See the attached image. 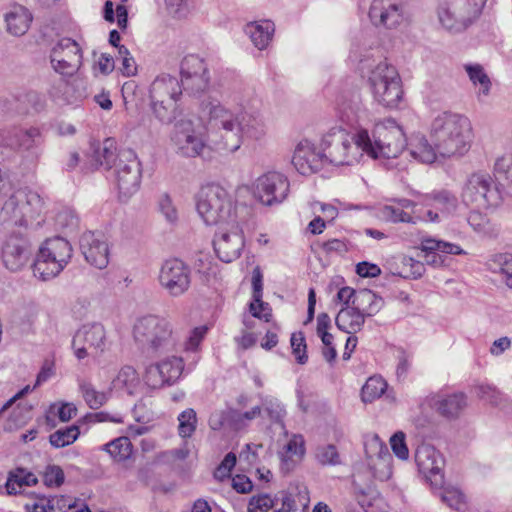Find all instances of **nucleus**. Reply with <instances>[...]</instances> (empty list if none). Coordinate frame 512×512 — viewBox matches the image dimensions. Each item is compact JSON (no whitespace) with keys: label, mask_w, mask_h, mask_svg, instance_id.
Wrapping results in <instances>:
<instances>
[{"label":"nucleus","mask_w":512,"mask_h":512,"mask_svg":"<svg viewBox=\"0 0 512 512\" xmlns=\"http://www.w3.org/2000/svg\"><path fill=\"white\" fill-rule=\"evenodd\" d=\"M174 353L164 354L145 367L144 380L147 386L160 389L179 381L184 371V360Z\"/></svg>","instance_id":"nucleus-13"},{"label":"nucleus","mask_w":512,"mask_h":512,"mask_svg":"<svg viewBox=\"0 0 512 512\" xmlns=\"http://www.w3.org/2000/svg\"><path fill=\"white\" fill-rule=\"evenodd\" d=\"M289 181L279 172H268L255 182V196L267 206L282 203L288 196Z\"/></svg>","instance_id":"nucleus-21"},{"label":"nucleus","mask_w":512,"mask_h":512,"mask_svg":"<svg viewBox=\"0 0 512 512\" xmlns=\"http://www.w3.org/2000/svg\"><path fill=\"white\" fill-rule=\"evenodd\" d=\"M368 143L373 150L367 152L372 158H397L404 150L407 139L402 127L392 118L378 121L373 127V137L368 134Z\"/></svg>","instance_id":"nucleus-9"},{"label":"nucleus","mask_w":512,"mask_h":512,"mask_svg":"<svg viewBox=\"0 0 512 512\" xmlns=\"http://www.w3.org/2000/svg\"><path fill=\"white\" fill-rule=\"evenodd\" d=\"M334 302L341 304L342 307L368 304V310H366L368 316L378 313L383 305L382 298L371 290L364 289L356 292L349 286H344L338 290Z\"/></svg>","instance_id":"nucleus-29"},{"label":"nucleus","mask_w":512,"mask_h":512,"mask_svg":"<svg viewBox=\"0 0 512 512\" xmlns=\"http://www.w3.org/2000/svg\"><path fill=\"white\" fill-rule=\"evenodd\" d=\"M335 113L338 121L348 129L358 132L367 129L372 122L370 111L364 106L361 92L349 90L341 92L335 102Z\"/></svg>","instance_id":"nucleus-11"},{"label":"nucleus","mask_w":512,"mask_h":512,"mask_svg":"<svg viewBox=\"0 0 512 512\" xmlns=\"http://www.w3.org/2000/svg\"><path fill=\"white\" fill-rule=\"evenodd\" d=\"M494 172L498 181L512 184V157H501L497 159Z\"/></svg>","instance_id":"nucleus-58"},{"label":"nucleus","mask_w":512,"mask_h":512,"mask_svg":"<svg viewBox=\"0 0 512 512\" xmlns=\"http://www.w3.org/2000/svg\"><path fill=\"white\" fill-rule=\"evenodd\" d=\"M387 389L386 381L380 376L370 377L364 384L361 392L362 400L366 403L381 397Z\"/></svg>","instance_id":"nucleus-50"},{"label":"nucleus","mask_w":512,"mask_h":512,"mask_svg":"<svg viewBox=\"0 0 512 512\" xmlns=\"http://www.w3.org/2000/svg\"><path fill=\"white\" fill-rule=\"evenodd\" d=\"M244 31L254 46L259 50H263L272 40L275 27L273 22L269 20L254 21L246 24Z\"/></svg>","instance_id":"nucleus-38"},{"label":"nucleus","mask_w":512,"mask_h":512,"mask_svg":"<svg viewBox=\"0 0 512 512\" xmlns=\"http://www.w3.org/2000/svg\"><path fill=\"white\" fill-rule=\"evenodd\" d=\"M43 250V257H58L60 262L63 259H71L72 247L70 243L62 237H54L47 239L42 246L39 248Z\"/></svg>","instance_id":"nucleus-46"},{"label":"nucleus","mask_w":512,"mask_h":512,"mask_svg":"<svg viewBox=\"0 0 512 512\" xmlns=\"http://www.w3.org/2000/svg\"><path fill=\"white\" fill-rule=\"evenodd\" d=\"M315 456L322 465L335 466L341 463L337 448L332 444L319 446L316 449Z\"/></svg>","instance_id":"nucleus-54"},{"label":"nucleus","mask_w":512,"mask_h":512,"mask_svg":"<svg viewBox=\"0 0 512 512\" xmlns=\"http://www.w3.org/2000/svg\"><path fill=\"white\" fill-rule=\"evenodd\" d=\"M112 389L125 392L128 395L136 393L140 386L137 370L131 365L122 366L111 382Z\"/></svg>","instance_id":"nucleus-39"},{"label":"nucleus","mask_w":512,"mask_h":512,"mask_svg":"<svg viewBox=\"0 0 512 512\" xmlns=\"http://www.w3.org/2000/svg\"><path fill=\"white\" fill-rule=\"evenodd\" d=\"M364 447L374 477L380 481L388 480L392 475V456L387 446L374 435L365 441Z\"/></svg>","instance_id":"nucleus-23"},{"label":"nucleus","mask_w":512,"mask_h":512,"mask_svg":"<svg viewBox=\"0 0 512 512\" xmlns=\"http://www.w3.org/2000/svg\"><path fill=\"white\" fill-rule=\"evenodd\" d=\"M226 104L229 107L218 101L203 103L201 117L176 121L171 142L179 155L195 158L201 156L208 146L233 153L245 140H259L265 135L261 100L253 90L231 92Z\"/></svg>","instance_id":"nucleus-1"},{"label":"nucleus","mask_w":512,"mask_h":512,"mask_svg":"<svg viewBox=\"0 0 512 512\" xmlns=\"http://www.w3.org/2000/svg\"><path fill=\"white\" fill-rule=\"evenodd\" d=\"M252 301L249 304V313L254 318L269 322L272 317V310L267 302L262 301L263 283L262 274L259 268H255L252 274Z\"/></svg>","instance_id":"nucleus-33"},{"label":"nucleus","mask_w":512,"mask_h":512,"mask_svg":"<svg viewBox=\"0 0 512 512\" xmlns=\"http://www.w3.org/2000/svg\"><path fill=\"white\" fill-rule=\"evenodd\" d=\"M70 259H63L60 262V258L53 257H43V250L39 249L36 260L33 264V273L34 276L46 281L56 277L68 264Z\"/></svg>","instance_id":"nucleus-37"},{"label":"nucleus","mask_w":512,"mask_h":512,"mask_svg":"<svg viewBox=\"0 0 512 512\" xmlns=\"http://www.w3.org/2000/svg\"><path fill=\"white\" fill-rule=\"evenodd\" d=\"M178 434L181 438H190L197 427V415L194 409L187 408L178 415Z\"/></svg>","instance_id":"nucleus-51"},{"label":"nucleus","mask_w":512,"mask_h":512,"mask_svg":"<svg viewBox=\"0 0 512 512\" xmlns=\"http://www.w3.org/2000/svg\"><path fill=\"white\" fill-rule=\"evenodd\" d=\"M442 501L451 509L464 511L466 509L465 495L456 487H446L441 492Z\"/></svg>","instance_id":"nucleus-53"},{"label":"nucleus","mask_w":512,"mask_h":512,"mask_svg":"<svg viewBox=\"0 0 512 512\" xmlns=\"http://www.w3.org/2000/svg\"><path fill=\"white\" fill-rule=\"evenodd\" d=\"M487 0H439L437 17L452 32L465 30L482 12Z\"/></svg>","instance_id":"nucleus-10"},{"label":"nucleus","mask_w":512,"mask_h":512,"mask_svg":"<svg viewBox=\"0 0 512 512\" xmlns=\"http://www.w3.org/2000/svg\"><path fill=\"white\" fill-rule=\"evenodd\" d=\"M45 209L44 197L28 187L14 189L9 173L0 168V217L3 221L28 227Z\"/></svg>","instance_id":"nucleus-3"},{"label":"nucleus","mask_w":512,"mask_h":512,"mask_svg":"<svg viewBox=\"0 0 512 512\" xmlns=\"http://www.w3.org/2000/svg\"><path fill=\"white\" fill-rule=\"evenodd\" d=\"M368 304L342 307L336 315L335 323L337 328L347 334H355L359 332L364 323Z\"/></svg>","instance_id":"nucleus-32"},{"label":"nucleus","mask_w":512,"mask_h":512,"mask_svg":"<svg viewBox=\"0 0 512 512\" xmlns=\"http://www.w3.org/2000/svg\"><path fill=\"white\" fill-rule=\"evenodd\" d=\"M43 481L46 486L58 487L64 482V472L59 466H48L44 472Z\"/></svg>","instance_id":"nucleus-64"},{"label":"nucleus","mask_w":512,"mask_h":512,"mask_svg":"<svg viewBox=\"0 0 512 512\" xmlns=\"http://www.w3.org/2000/svg\"><path fill=\"white\" fill-rule=\"evenodd\" d=\"M260 407L261 417L267 418L271 424L279 425L284 430L286 410L277 398L272 396L262 397Z\"/></svg>","instance_id":"nucleus-43"},{"label":"nucleus","mask_w":512,"mask_h":512,"mask_svg":"<svg viewBox=\"0 0 512 512\" xmlns=\"http://www.w3.org/2000/svg\"><path fill=\"white\" fill-rule=\"evenodd\" d=\"M6 30L9 34L19 37L24 35L33 20L31 12L22 5H13L5 13Z\"/></svg>","instance_id":"nucleus-35"},{"label":"nucleus","mask_w":512,"mask_h":512,"mask_svg":"<svg viewBox=\"0 0 512 512\" xmlns=\"http://www.w3.org/2000/svg\"><path fill=\"white\" fill-rule=\"evenodd\" d=\"M291 347L297 362L299 364H305L307 362L308 357L306 354V343L303 333L298 332L292 334Z\"/></svg>","instance_id":"nucleus-62"},{"label":"nucleus","mask_w":512,"mask_h":512,"mask_svg":"<svg viewBox=\"0 0 512 512\" xmlns=\"http://www.w3.org/2000/svg\"><path fill=\"white\" fill-rule=\"evenodd\" d=\"M415 197L417 206L423 213L427 209H432L437 213L439 219L434 223H438L453 214L458 206L457 198L447 190L433 191L428 194L416 193Z\"/></svg>","instance_id":"nucleus-27"},{"label":"nucleus","mask_w":512,"mask_h":512,"mask_svg":"<svg viewBox=\"0 0 512 512\" xmlns=\"http://www.w3.org/2000/svg\"><path fill=\"white\" fill-rule=\"evenodd\" d=\"M430 133L441 158L463 157L474 140L470 119L451 111L441 112L433 119Z\"/></svg>","instance_id":"nucleus-4"},{"label":"nucleus","mask_w":512,"mask_h":512,"mask_svg":"<svg viewBox=\"0 0 512 512\" xmlns=\"http://www.w3.org/2000/svg\"><path fill=\"white\" fill-rule=\"evenodd\" d=\"M406 146L409 155L419 163L432 164L440 157L435 143L431 145L427 138L420 134L413 135Z\"/></svg>","instance_id":"nucleus-36"},{"label":"nucleus","mask_w":512,"mask_h":512,"mask_svg":"<svg viewBox=\"0 0 512 512\" xmlns=\"http://www.w3.org/2000/svg\"><path fill=\"white\" fill-rule=\"evenodd\" d=\"M115 461L122 462L129 459L133 453V446L128 436H120L102 446Z\"/></svg>","instance_id":"nucleus-47"},{"label":"nucleus","mask_w":512,"mask_h":512,"mask_svg":"<svg viewBox=\"0 0 512 512\" xmlns=\"http://www.w3.org/2000/svg\"><path fill=\"white\" fill-rule=\"evenodd\" d=\"M462 198L466 204L478 208L497 206L501 201V194L493 178L487 172L471 174L463 187Z\"/></svg>","instance_id":"nucleus-12"},{"label":"nucleus","mask_w":512,"mask_h":512,"mask_svg":"<svg viewBox=\"0 0 512 512\" xmlns=\"http://www.w3.org/2000/svg\"><path fill=\"white\" fill-rule=\"evenodd\" d=\"M183 85L169 74L157 76L149 88L150 108L162 124H170L176 119L178 101L183 92Z\"/></svg>","instance_id":"nucleus-8"},{"label":"nucleus","mask_w":512,"mask_h":512,"mask_svg":"<svg viewBox=\"0 0 512 512\" xmlns=\"http://www.w3.org/2000/svg\"><path fill=\"white\" fill-rule=\"evenodd\" d=\"M321 147L326 163L334 166L353 165L373 151L367 129H360L351 136L343 129L333 128L322 138Z\"/></svg>","instance_id":"nucleus-6"},{"label":"nucleus","mask_w":512,"mask_h":512,"mask_svg":"<svg viewBox=\"0 0 512 512\" xmlns=\"http://www.w3.org/2000/svg\"><path fill=\"white\" fill-rule=\"evenodd\" d=\"M114 174L119 197L126 201L138 191L141 182L140 162L133 150L124 149L118 153Z\"/></svg>","instance_id":"nucleus-14"},{"label":"nucleus","mask_w":512,"mask_h":512,"mask_svg":"<svg viewBox=\"0 0 512 512\" xmlns=\"http://www.w3.org/2000/svg\"><path fill=\"white\" fill-rule=\"evenodd\" d=\"M471 84L476 89V97L479 102H483L491 92L492 81L484 66L477 62L463 64Z\"/></svg>","instance_id":"nucleus-34"},{"label":"nucleus","mask_w":512,"mask_h":512,"mask_svg":"<svg viewBox=\"0 0 512 512\" xmlns=\"http://www.w3.org/2000/svg\"><path fill=\"white\" fill-rule=\"evenodd\" d=\"M488 268L503 275L505 283L512 288V253H498L487 261Z\"/></svg>","instance_id":"nucleus-45"},{"label":"nucleus","mask_w":512,"mask_h":512,"mask_svg":"<svg viewBox=\"0 0 512 512\" xmlns=\"http://www.w3.org/2000/svg\"><path fill=\"white\" fill-rule=\"evenodd\" d=\"M57 512H90L82 501L73 500L66 496H55Z\"/></svg>","instance_id":"nucleus-57"},{"label":"nucleus","mask_w":512,"mask_h":512,"mask_svg":"<svg viewBox=\"0 0 512 512\" xmlns=\"http://www.w3.org/2000/svg\"><path fill=\"white\" fill-rule=\"evenodd\" d=\"M106 346V331L101 323L83 324L74 334L72 348L78 360H82L91 353L100 354Z\"/></svg>","instance_id":"nucleus-18"},{"label":"nucleus","mask_w":512,"mask_h":512,"mask_svg":"<svg viewBox=\"0 0 512 512\" xmlns=\"http://www.w3.org/2000/svg\"><path fill=\"white\" fill-rule=\"evenodd\" d=\"M283 457L291 458L293 456L302 457L305 453V442L301 435H293L284 446Z\"/></svg>","instance_id":"nucleus-61"},{"label":"nucleus","mask_w":512,"mask_h":512,"mask_svg":"<svg viewBox=\"0 0 512 512\" xmlns=\"http://www.w3.org/2000/svg\"><path fill=\"white\" fill-rule=\"evenodd\" d=\"M80 391L86 404L91 409H99L108 400V394L106 392L97 391L91 383H82L80 385Z\"/></svg>","instance_id":"nucleus-52"},{"label":"nucleus","mask_w":512,"mask_h":512,"mask_svg":"<svg viewBox=\"0 0 512 512\" xmlns=\"http://www.w3.org/2000/svg\"><path fill=\"white\" fill-rule=\"evenodd\" d=\"M181 84L183 89L193 95L207 90L210 74L206 61L196 54L186 55L180 65Z\"/></svg>","instance_id":"nucleus-17"},{"label":"nucleus","mask_w":512,"mask_h":512,"mask_svg":"<svg viewBox=\"0 0 512 512\" xmlns=\"http://www.w3.org/2000/svg\"><path fill=\"white\" fill-rule=\"evenodd\" d=\"M158 281L172 297L183 295L190 287V269L179 259H169L161 265Z\"/></svg>","instance_id":"nucleus-19"},{"label":"nucleus","mask_w":512,"mask_h":512,"mask_svg":"<svg viewBox=\"0 0 512 512\" xmlns=\"http://www.w3.org/2000/svg\"><path fill=\"white\" fill-rule=\"evenodd\" d=\"M475 392L480 399L493 405H497L501 400L500 391L491 384H479L475 387Z\"/></svg>","instance_id":"nucleus-59"},{"label":"nucleus","mask_w":512,"mask_h":512,"mask_svg":"<svg viewBox=\"0 0 512 512\" xmlns=\"http://www.w3.org/2000/svg\"><path fill=\"white\" fill-rule=\"evenodd\" d=\"M39 130L37 128H30L27 130L19 129L13 134V139L10 141V145H16L17 147L28 151V157L32 164L38 159V151L36 149Z\"/></svg>","instance_id":"nucleus-41"},{"label":"nucleus","mask_w":512,"mask_h":512,"mask_svg":"<svg viewBox=\"0 0 512 512\" xmlns=\"http://www.w3.org/2000/svg\"><path fill=\"white\" fill-rule=\"evenodd\" d=\"M50 63L55 72L72 76L82 63V53L78 43L71 38L58 40L51 48Z\"/></svg>","instance_id":"nucleus-20"},{"label":"nucleus","mask_w":512,"mask_h":512,"mask_svg":"<svg viewBox=\"0 0 512 512\" xmlns=\"http://www.w3.org/2000/svg\"><path fill=\"white\" fill-rule=\"evenodd\" d=\"M415 462L419 472L432 485L439 486L443 484L444 459L433 446L429 444L419 445L415 452Z\"/></svg>","instance_id":"nucleus-25"},{"label":"nucleus","mask_w":512,"mask_h":512,"mask_svg":"<svg viewBox=\"0 0 512 512\" xmlns=\"http://www.w3.org/2000/svg\"><path fill=\"white\" fill-rule=\"evenodd\" d=\"M32 255L29 241L21 236H10L2 249L3 263L7 269L18 271L23 268Z\"/></svg>","instance_id":"nucleus-28"},{"label":"nucleus","mask_w":512,"mask_h":512,"mask_svg":"<svg viewBox=\"0 0 512 512\" xmlns=\"http://www.w3.org/2000/svg\"><path fill=\"white\" fill-rule=\"evenodd\" d=\"M116 147L113 139H106L101 147H98L93 151V162L91 166L98 168L103 166L107 169L114 168L118 161V154H115Z\"/></svg>","instance_id":"nucleus-44"},{"label":"nucleus","mask_w":512,"mask_h":512,"mask_svg":"<svg viewBox=\"0 0 512 512\" xmlns=\"http://www.w3.org/2000/svg\"><path fill=\"white\" fill-rule=\"evenodd\" d=\"M292 164L301 175H310L326 164L325 155L322 149L318 150L311 141L303 139L295 147Z\"/></svg>","instance_id":"nucleus-26"},{"label":"nucleus","mask_w":512,"mask_h":512,"mask_svg":"<svg viewBox=\"0 0 512 512\" xmlns=\"http://www.w3.org/2000/svg\"><path fill=\"white\" fill-rule=\"evenodd\" d=\"M274 506V500L269 494L251 497L247 512H268Z\"/></svg>","instance_id":"nucleus-60"},{"label":"nucleus","mask_w":512,"mask_h":512,"mask_svg":"<svg viewBox=\"0 0 512 512\" xmlns=\"http://www.w3.org/2000/svg\"><path fill=\"white\" fill-rule=\"evenodd\" d=\"M196 209L206 225H225L237 220L236 207L229 192L218 184H207L197 194Z\"/></svg>","instance_id":"nucleus-7"},{"label":"nucleus","mask_w":512,"mask_h":512,"mask_svg":"<svg viewBox=\"0 0 512 512\" xmlns=\"http://www.w3.org/2000/svg\"><path fill=\"white\" fill-rule=\"evenodd\" d=\"M378 217L394 224L435 222L439 219L437 213L432 209H427V211L423 213L417 206L416 198L414 200L406 198L395 199L391 203L379 208Z\"/></svg>","instance_id":"nucleus-15"},{"label":"nucleus","mask_w":512,"mask_h":512,"mask_svg":"<svg viewBox=\"0 0 512 512\" xmlns=\"http://www.w3.org/2000/svg\"><path fill=\"white\" fill-rule=\"evenodd\" d=\"M37 482L38 480L32 472L24 468H16L8 473L5 483L6 493L8 495H17L21 493L23 487L36 485Z\"/></svg>","instance_id":"nucleus-42"},{"label":"nucleus","mask_w":512,"mask_h":512,"mask_svg":"<svg viewBox=\"0 0 512 512\" xmlns=\"http://www.w3.org/2000/svg\"><path fill=\"white\" fill-rule=\"evenodd\" d=\"M158 210L169 224L177 223L178 210L168 194L164 193L158 198Z\"/></svg>","instance_id":"nucleus-55"},{"label":"nucleus","mask_w":512,"mask_h":512,"mask_svg":"<svg viewBox=\"0 0 512 512\" xmlns=\"http://www.w3.org/2000/svg\"><path fill=\"white\" fill-rule=\"evenodd\" d=\"M466 396L463 393H455L448 396L433 398L432 406L443 416L455 417L466 406Z\"/></svg>","instance_id":"nucleus-40"},{"label":"nucleus","mask_w":512,"mask_h":512,"mask_svg":"<svg viewBox=\"0 0 512 512\" xmlns=\"http://www.w3.org/2000/svg\"><path fill=\"white\" fill-rule=\"evenodd\" d=\"M390 445L393 453L401 460H407L409 457V450L405 442V434L401 431L396 432L390 438Z\"/></svg>","instance_id":"nucleus-63"},{"label":"nucleus","mask_w":512,"mask_h":512,"mask_svg":"<svg viewBox=\"0 0 512 512\" xmlns=\"http://www.w3.org/2000/svg\"><path fill=\"white\" fill-rule=\"evenodd\" d=\"M132 337L141 353L150 359L178 351L180 337L173 323L159 315L148 314L137 318Z\"/></svg>","instance_id":"nucleus-5"},{"label":"nucleus","mask_w":512,"mask_h":512,"mask_svg":"<svg viewBox=\"0 0 512 512\" xmlns=\"http://www.w3.org/2000/svg\"><path fill=\"white\" fill-rule=\"evenodd\" d=\"M230 426L233 429L240 430L247 427L253 420L261 417V407L255 406L248 411L241 412L237 409L228 410Z\"/></svg>","instance_id":"nucleus-48"},{"label":"nucleus","mask_w":512,"mask_h":512,"mask_svg":"<svg viewBox=\"0 0 512 512\" xmlns=\"http://www.w3.org/2000/svg\"><path fill=\"white\" fill-rule=\"evenodd\" d=\"M48 94L56 103L73 104L87 96L86 82L80 78L59 79L51 85Z\"/></svg>","instance_id":"nucleus-31"},{"label":"nucleus","mask_w":512,"mask_h":512,"mask_svg":"<svg viewBox=\"0 0 512 512\" xmlns=\"http://www.w3.org/2000/svg\"><path fill=\"white\" fill-rule=\"evenodd\" d=\"M80 250L85 260L95 268L104 269L110 260V245L102 232L86 231L79 240Z\"/></svg>","instance_id":"nucleus-22"},{"label":"nucleus","mask_w":512,"mask_h":512,"mask_svg":"<svg viewBox=\"0 0 512 512\" xmlns=\"http://www.w3.org/2000/svg\"><path fill=\"white\" fill-rule=\"evenodd\" d=\"M79 434L78 426L72 425L53 432L49 436V442L55 448H62L73 444L79 437Z\"/></svg>","instance_id":"nucleus-49"},{"label":"nucleus","mask_w":512,"mask_h":512,"mask_svg":"<svg viewBox=\"0 0 512 512\" xmlns=\"http://www.w3.org/2000/svg\"><path fill=\"white\" fill-rule=\"evenodd\" d=\"M369 18L376 27L396 29L404 21L403 5L399 0H373Z\"/></svg>","instance_id":"nucleus-24"},{"label":"nucleus","mask_w":512,"mask_h":512,"mask_svg":"<svg viewBox=\"0 0 512 512\" xmlns=\"http://www.w3.org/2000/svg\"><path fill=\"white\" fill-rule=\"evenodd\" d=\"M420 249L425 253V262L433 267L443 266L445 264V255L466 254L458 244L433 237L423 238L420 243Z\"/></svg>","instance_id":"nucleus-30"},{"label":"nucleus","mask_w":512,"mask_h":512,"mask_svg":"<svg viewBox=\"0 0 512 512\" xmlns=\"http://www.w3.org/2000/svg\"><path fill=\"white\" fill-rule=\"evenodd\" d=\"M349 58L361 64L373 100L386 108H396L403 98L402 80L395 66L387 60L373 59L370 51L353 44Z\"/></svg>","instance_id":"nucleus-2"},{"label":"nucleus","mask_w":512,"mask_h":512,"mask_svg":"<svg viewBox=\"0 0 512 512\" xmlns=\"http://www.w3.org/2000/svg\"><path fill=\"white\" fill-rule=\"evenodd\" d=\"M244 244L243 231L238 220L217 226L213 239V247L221 261L230 263L236 260L240 256Z\"/></svg>","instance_id":"nucleus-16"},{"label":"nucleus","mask_w":512,"mask_h":512,"mask_svg":"<svg viewBox=\"0 0 512 512\" xmlns=\"http://www.w3.org/2000/svg\"><path fill=\"white\" fill-rule=\"evenodd\" d=\"M25 512H57L55 496L37 497L24 505Z\"/></svg>","instance_id":"nucleus-56"}]
</instances>
